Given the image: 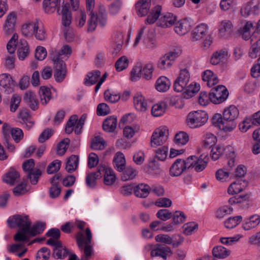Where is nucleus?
I'll return each mask as SVG.
<instances>
[{"label": "nucleus", "mask_w": 260, "mask_h": 260, "mask_svg": "<svg viewBox=\"0 0 260 260\" xmlns=\"http://www.w3.org/2000/svg\"><path fill=\"white\" fill-rule=\"evenodd\" d=\"M232 23L228 20H224L221 21L219 28V35L221 37H225L229 35L232 29Z\"/></svg>", "instance_id": "obj_44"}, {"label": "nucleus", "mask_w": 260, "mask_h": 260, "mask_svg": "<svg viewBox=\"0 0 260 260\" xmlns=\"http://www.w3.org/2000/svg\"><path fill=\"white\" fill-rule=\"evenodd\" d=\"M190 22L186 18L181 19L175 24V31L180 36H183L191 29Z\"/></svg>", "instance_id": "obj_21"}, {"label": "nucleus", "mask_w": 260, "mask_h": 260, "mask_svg": "<svg viewBox=\"0 0 260 260\" xmlns=\"http://www.w3.org/2000/svg\"><path fill=\"white\" fill-rule=\"evenodd\" d=\"M254 29L253 23L251 21L246 22L244 25L239 30L242 38L245 40L249 39L251 37V32Z\"/></svg>", "instance_id": "obj_36"}, {"label": "nucleus", "mask_w": 260, "mask_h": 260, "mask_svg": "<svg viewBox=\"0 0 260 260\" xmlns=\"http://www.w3.org/2000/svg\"><path fill=\"white\" fill-rule=\"evenodd\" d=\"M200 89V85L198 83L192 82L186 85L184 88V96L186 99L190 98L198 92Z\"/></svg>", "instance_id": "obj_39"}, {"label": "nucleus", "mask_w": 260, "mask_h": 260, "mask_svg": "<svg viewBox=\"0 0 260 260\" xmlns=\"http://www.w3.org/2000/svg\"><path fill=\"white\" fill-rule=\"evenodd\" d=\"M62 24L67 27L70 25L72 21V14L70 10V5L65 4L62 7Z\"/></svg>", "instance_id": "obj_40"}, {"label": "nucleus", "mask_w": 260, "mask_h": 260, "mask_svg": "<svg viewBox=\"0 0 260 260\" xmlns=\"http://www.w3.org/2000/svg\"><path fill=\"white\" fill-rule=\"evenodd\" d=\"M184 159L178 158L172 165L170 168V174L173 177H178L182 174L186 170L184 166Z\"/></svg>", "instance_id": "obj_20"}, {"label": "nucleus", "mask_w": 260, "mask_h": 260, "mask_svg": "<svg viewBox=\"0 0 260 260\" xmlns=\"http://www.w3.org/2000/svg\"><path fill=\"white\" fill-rule=\"evenodd\" d=\"M176 19V16L173 14L167 13L160 17L157 24L158 26L163 28L169 27L174 24Z\"/></svg>", "instance_id": "obj_23"}, {"label": "nucleus", "mask_w": 260, "mask_h": 260, "mask_svg": "<svg viewBox=\"0 0 260 260\" xmlns=\"http://www.w3.org/2000/svg\"><path fill=\"white\" fill-rule=\"evenodd\" d=\"M202 79L203 81L207 82V85L209 87L215 85L218 82L217 76L210 70H206L203 73Z\"/></svg>", "instance_id": "obj_37"}, {"label": "nucleus", "mask_w": 260, "mask_h": 260, "mask_svg": "<svg viewBox=\"0 0 260 260\" xmlns=\"http://www.w3.org/2000/svg\"><path fill=\"white\" fill-rule=\"evenodd\" d=\"M29 46L25 40H20L18 45L17 55L20 60H23L29 54Z\"/></svg>", "instance_id": "obj_31"}, {"label": "nucleus", "mask_w": 260, "mask_h": 260, "mask_svg": "<svg viewBox=\"0 0 260 260\" xmlns=\"http://www.w3.org/2000/svg\"><path fill=\"white\" fill-rule=\"evenodd\" d=\"M134 104L137 110L144 112L147 110V103L141 93H136L134 96Z\"/></svg>", "instance_id": "obj_25"}, {"label": "nucleus", "mask_w": 260, "mask_h": 260, "mask_svg": "<svg viewBox=\"0 0 260 260\" xmlns=\"http://www.w3.org/2000/svg\"><path fill=\"white\" fill-rule=\"evenodd\" d=\"M181 49L177 47L166 53L164 56L159 59L158 62V67L161 70L170 68L172 66L174 60L181 54Z\"/></svg>", "instance_id": "obj_6"}, {"label": "nucleus", "mask_w": 260, "mask_h": 260, "mask_svg": "<svg viewBox=\"0 0 260 260\" xmlns=\"http://www.w3.org/2000/svg\"><path fill=\"white\" fill-rule=\"evenodd\" d=\"M248 55L252 59L258 57L257 61L260 62V39L251 45L249 50Z\"/></svg>", "instance_id": "obj_42"}, {"label": "nucleus", "mask_w": 260, "mask_h": 260, "mask_svg": "<svg viewBox=\"0 0 260 260\" xmlns=\"http://www.w3.org/2000/svg\"><path fill=\"white\" fill-rule=\"evenodd\" d=\"M46 228V223L43 222H37L35 223L31 227L30 226L28 228L26 231V235L30 236H35L40 234L44 231Z\"/></svg>", "instance_id": "obj_35"}, {"label": "nucleus", "mask_w": 260, "mask_h": 260, "mask_svg": "<svg viewBox=\"0 0 260 260\" xmlns=\"http://www.w3.org/2000/svg\"><path fill=\"white\" fill-rule=\"evenodd\" d=\"M239 114L238 108L234 105H231L224 109L222 116L220 114H215L213 118V122L221 129L225 132H230L236 127L235 120Z\"/></svg>", "instance_id": "obj_1"}, {"label": "nucleus", "mask_w": 260, "mask_h": 260, "mask_svg": "<svg viewBox=\"0 0 260 260\" xmlns=\"http://www.w3.org/2000/svg\"><path fill=\"white\" fill-rule=\"evenodd\" d=\"M168 134V130L166 127L155 129L151 138V147H156L163 145L167 140Z\"/></svg>", "instance_id": "obj_10"}, {"label": "nucleus", "mask_w": 260, "mask_h": 260, "mask_svg": "<svg viewBox=\"0 0 260 260\" xmlns=\"http://www.w3.org/2000/svg\"><path fill=\"white\" fill-rule=\"evenodd\" d=\"M190 78L189 71L187 69H181L178 77L174 81V90L178 92L183 91L189 83Z\"/></svg>", "instance_id": "obj_8"}, {"label": "nucleus", "mask_w": 260, "mask_h": 260, "mask_svg": "<svg viewBox=\"0 0 260 260\" xmlns=\"http://www.w3.org/2000/svg\"><path fill=\"white\" fill-rule=\"evenodd\" d=\"M172 254L173 251L170 247L161 244H155L151 251V257L159 256L164 260H167V256Z\"/></svg>", "instance_id": "obj_12"}, {"label": "nucleus", "mask_w": 260, "mask_h": 260, "mask_svg": "<svg viewBox=\"0 0 260 260\" xmlns=\"http://www.w3.org/2000/svg\"><path fill=\"white\" fill-rule=\"evenodd\" d=\"M242 220L240 215L228 218L224 221V225L228 229H233L236 227Z\"/></svg>", "instance_id": "obj_59"}, {"label": "nucleus", "mask_w": 260, "mask_h": 260, "mask_svg": "<svg viewBox=\"0 0 260 260\" xmlns=\"http://www.w3.org/2000/svg\"><path fill=\"white\" fill-rule=\"evenodd\" d=\"M228 149L230 150V149H232V148L230 147H228L223 149L218 145L212 147L211 151V156L212 159L214 160H216L224 152L225 153V155H227L228 154L226 152Z\"/></svg>", "instance_id": "obj_49"}, {"label": "nucleus", "mask_w": 260, "mask_h": 260, "mask_svg": "<svg viewBox=\"0 0 260 260\" xmlns=\"http://www.w3.org/2000/svg\"><path fill=\"white\" fill-rule=\"evenodd\" d=\"M207 25L202 23L198 25L191 32L190 39L192 41H197L204 39L208 34Z\"/></svg>", "instance_id": "obj_18"}, {"label": "nucleus", "mask_w": 260, "mask_h": 260, "mask_svg": "<svg viewBox=\"0 0 260 260\" xmlns=\"http://www.w3.org/2000/svg\"><path fill=\"white\" fill-rule=\"evenodd\" d=\"M50 255V250L47 247H42L36 255V260H48Z\"/></svg>", "instance_id": "obj_62"}, {"label": "nucleus", "mask_w": 260, "mask_h": 260, "mask_svg": "<svg viewBox=\"0 0 260 260\" xmlns=\"http://www.w3.org/2000/svg\"><path fill=\"white\" fill-rule=\"evenodd\" d=\"M189 141L188 134L184 132H180L177 133L174 138V143L178 145H184Z\"/></svg>", "instance_id": "obj_52"}, {"label": "nucleus", "mask_w": 260, "mask_h": 260, "mask_svg": "<svg viewBox=\"0 0 260 260\" xmlns=\"http://www.w3.org/2000/svg\"><path fill=\"white\" fill-rule=\"evenodd\" d=\"M17 118L20 120V122L22 124H25L26 127L29 129L34 125V122L32 121L31 116L26 109H20L17 114Z\"/></svg>", "instance_id": "obj_19"}, {"label": "nucleus", "mask_w": 260, "mask_h": 260, "mask_svg": "<svg viewBox=\"0 0 260 260\" xmlns=\"http://www.w3.org/2000/svg\"><path fill=\"white\" fill-rule=\"evenodd\" d=\"M106 146L105 142L100 136L95 137L91 143V148L93 150H103Z\"/></svg>", "instance_id": "obj_55"}, {"label": "nucleus", "mask_w": 260, "mask_h": 260, "mask_svg": "<svg viewBox=\"0 0 260 260\" xmlns=\"http://www.w3.org/2000/svg\"><path fill=\"white\" fill-rule=\"evenodd\" d=\"M229 95L226 88L223 85H218L212 89L209 94L210 100L215 104H220L225 101Z\"/></svg>", "instance_id": "obj_9"}, {"label": "nucleus", "mask_w": 260, "mask_h": 260, "mask_svg": "<svg viewBox=\"0 0 260 260\" xmlns=\"http://www.w3.org/2000/svg\"><path fill=\"white\" fill-rule=\"evenodd\" d=\"M216 142V137L211 133H206L204 136L203 145L206 148L212 147Z\"/></svg>", "instance_id": "obj_56"}, {"label": "nucleus", "mask_w": 260, "mask_h": 260, "mask_svg": "<svg viewBox=\"0 0 260 260\" xmlns=\"http://www.w3.org/2000/svg\"><path fill=\"white\" fill-rule=\"evenodd\" d=\"M117 118L114 116L107 117L103 122V128L106 132H113L117 125Z\"/></svg>", "instance_id": "obj_41"}, {"label": "nucleus", "mask_w": 260, "mask_h": 260, "mask_svg": "<svg viewBox=\"0 0 260 260\" xmlns=\"http://www.w3.org/2000/svg\"><path fill=\"white\" fill-rule=\"evenodd\" d=\"M72 50L71 47L68 45H64L62 48L59 50L57 51L56 49H51L50 50L49 54L50 58L52 60L55 61H63V57H61L62 55H71Z\"/></svg>", "instance_id": "obj_16"}, {"label": "nucleus", "mask_w": 260, "mask_h": 260, "mask_svg": "<svg viewBox=\"0 0 260 260\" xmlns=\"http://www.w3.org/2000/svg\"><path fill=\"white\" fill-rule=\"evenodd\" d=\"M129 60L125 56L120 57L115 63V68L117 71L120 72L126 69L128 66Z\"/></svg>", "instance_id": "obj_61"}, {"label": "nucleus", "mask_w": 260, "mask_h": 260, "mask_svg": "<svg viewBox=\"0 0 260 260\" xmlns=\"http://www.w3.org/2000/svg\"><path fill=\"white\" fill-rule=\"evenodd\" d=\"M207 113L202 110L194 111L189 112L187 116V125L191 128H196L204 125L207 121Z\"/></svg>", "instance_id": "obj_5"}, {"label": "nucleus", "mask_w": 260, "mask_h": 260, "mask_svg": "<svg viewBox=\"0 0 260 260\" xmlns=\"http://www.w3.org/2000/svg\"><path fill=\"white\" fill-rule=\"evenodd\" d=\"M154 68L151 63L145 64L142 68V76L147 80H149L152 78Z\"/></svg>", "instance_id": "obj_57"}, {"label": "nucleus", "mask_w": 260, "mask_h": 260, "mask_svg": "<svg viewBox=\"0 0 260 260\" xmlns=\"http://www.w3.org/2000/svg\"><path fill=\"white\" fill-rule=\"evenodd\" d=\"M22 168L24 172H27V177L29 179L30 183L36 184L38 179L42 175L41 171L37 168H35V161L33 159H29L22 164Z\"/></svg>", "instance_id": "obj_7"}, {"label": "nucleus", "mask_w": 260, "mask_h": 260, "mask_svg": "<svg viewBox=\"0 0 260 260\" xmlns=\"http://www.w3.org/2000/svg\"><path fill=\"white\" fill-rule=\"evenodd\" d=\"M233 211V208L227 206H223L219 208L215 213L216 217L217 218L221 219L225 215L231 214Z\"/></svg>", "instance_id": "obj_64"}, {"label": "nucleus", "mask_w": 260, "mask_h": 260, "mask_svg": "<svg viewBox=\"0 0 260 260\" xmlns=\"http://www.w3.org/2000/svg\"><path fill=\"white\" fill-rule=\"evenodd\" d=\"M100 177V173H99V167L98 171L88 174L86 177V183L87 185L90 188H94L96 184V179Z\"/></svg>", "instance_id": "obj_51"}, {"label": "nucleus", "mask_w": 260, "mask_h": 260, "mask_svg": "<svg viewBox=\"0 0 260 260\" xmlns=\"http://www.w3.org/2000/svg\"><path fill=\"white\" fill-rule=\"evenodd\" d=\"M259 3L257 0H251L244 4L241 9L242 16L247 17L250 15L257 14L258 13Z\"/></svg>", "instance_id": "obj_15"}, {"label": "nucleus", "mask_w": 260, "mask_h": 260, "mask_svg": "<svg viewBox=\"0 0 260 260\" xmlns=\"http://www.w3.org/2000/svg\"><path fill=\"white\" fill-rule=\"evenodd\" d=\"M16 21V14L15 12L10 13L7 16L3 26L5 35L9 36L14 32Z\"/></svg>", "instance_id": "obj_17"}, {"label": "nucleus", "mask_w": 260, "mask_h": 260, "mask_svg": "<svg viewBox=\"0 0 260 260\" xmlns=\"http://www.w3.org/2000/svg\"><path fill=\"white\" fill-rule=\"evenodd\" d=\"M101 75V72L99 70H95L88 73L84 79V83L86 85L94 84Z\"/></svg>", "instance_id": "obj_47"}, {"label": "nucleus", "mask_w": 260, "mask_h": 260, "mask_svg": "<svg viewBox=\"0 0 260 260\" xmlns=\"http://www.w3.org/2000/svg\"><path fill=\"white\" fill-rule=\"evenodd\" d=\"M20 177L19 173L14 168H11L3 177V181L5 183L14 185Z\"/></svg>", "instance_id": "obj_30"}, {"label": "nucleus", "mask_w": 260, "mask_h": 260, "mask_svg": "<svg viewBox=\"0 0 260 260\" xmlns=\"http://www.w3.org/2000/svg\"><path fill=\"white\" fill-rule=\"evenodd\" d=\"M260 223V216L254 214L244 219L242 227L245 231H248L256 227Z\"/></svg>", "instance_id": "obj_24"}, {"label": "nucleus", "mask_w": 260, "mask_h": 260, "mask_svg": "<svg viewBox=\"0 0 260 260\" xmlns=\"http://www.w3.org/2000/svg\"><path fill=\"white\" fill-rule=\"evenodd\" d=\"M150 0H140L136 4L138 15L143 16L147 15L150 8Z\"/></svg>", "instance_id": "obj_27"}, {"label": "nucleus", "mask_w": 260, "mask_h": 260, "mask_svg": "<svg viewBox=\"0 0 260 260\" xmlns=\"http://www.w3.org/2000/svg\"><path fill=\"white\" fill-rule=\"evenodd\" d=\"M60 0H44L43 8L46 13L51 14L56 9L58 12Z\"/></svg>", "instance_id": "obj_28"}, {"label": "nucleus", "mask_w": 260, "mask_h": 260, "mask_svg": "<svg viewBox=\"0 0 260 260\" xmlns=\"http://www.w3.org/2000/svg\"><path fill=\"white\" fill-rule=\"evenodd\" d=\"M68 253L69 251L66 248H63L61 244H60L59 246L56 248H54L52 255L54 257L62 259L66 257L68 255Z\"/></svg>", "instance_id": "obj_60"}, {"label": "nucleus", "mask_w": 260, "mask_h": 260, "mask_svg": "<svg viewBox=\"0 0 260 260\" xmlns=\"http://www.w3.org/2000/svg\"><path fill=\"white\" fill-rule=\"evenodd\" d=\"M39 94L41 103L43 105H47L52 98L50 89L45 86L40 87Z\"/></svg>", "instance_id": "obj_29"}, {"label": "nucleus", "mask_w": 260, "mask_h": 260, "mask_svg": "<svg viewBox=\"0 0 260 260\" xmlns=\"http://www.w3.org/2000/svg\"><path fill=\"white\" fill-rule=\"evenodd\" d=\"M99 173L100 177L102 174H104V182L106 185L110 186L115 182L116 177L114 171L106 165H100L99 166Z\"/></svg>", "instance_id": "obj_11"}, {"label": "nucleus", "mask_w": 260, "mask_h": 260, "mask_svg": "<svg viewBox=\"0 0 260 260\" xmlns=\"http://www.w3.org/2000/svg\"><path fill=\"white\" fill-rule=\"evenodd\" d=\"M14 86V81L10 75L6 73L0 75V86L5 93L12 92Z\"/></svg>", "instance_id": "obj_13"}, {"label": "nucleus", "mask_w": 260, "mask_h": 260, "mask_svg": "<svg viewBox=\"0 0 260 260\" xmlns=\"http://www.w3.org/2000/svg\"><path fill=\"white\" fill-rule=\"evenodd\" d=\"M23 101L32 110L36 111L39 108V102L34 92L28 90L25 92Z\"/></svg>", "instance_id": "obj_22"}, {"label": "nucleus", "mask_w": 260, "mask_h": 260, "mask_svg": "<svg viewBox=\"0 0 260 260\" xmlns=\"http://www.w3.org/2000/svg\"><path fill=\"white\" fill-rule=\"evenodd\" d=\"M86 240L84 241L83 235L81 232L77 234L76 241L78 246L81 251H83L84 254L81 257V260H88L93 253V249L90 245L92 234L89 228L86 231Z\"/></svg>", "instance_id": "obj_4"}, {"label": "nucleus", "mask_w": 260, "mask_h": 260, "mask_svg": "<svg viewBox=\"0 0 260 260\" xmlns=\"http://www.w3.org/2000/svg\"><path fill=\"white\" fill-rule=\"evenodd\" d=\"M104 96L105 100L111 103H116L118 102L120 98L119 94L111 91L109 89H107L105 91Z\"/></svg>", "instance_id": "obj_63"}, {"label": "nucleus", "mask_w": 260, "mask_h": 260, "mask_svg": "<svg viewBox=\"0 0 260 260\" xmlns=\"http://www.w3.org/2000/svg\"><path fill=\"white\" fill-rule=\"evenodd\" d=\"M227 56V52L223 50H220L214 52L210 59L211 64L216 65L223 61Z\"/></svg>", "instance_id": "obj_45"}, {"label": "nucleus", "mask_w": 260, "mask_h": 260, "mask_svg": "<svg viewBox=\"0 0 260 260\" xmlns=\"http://www.w3.org/2000/svg\"><path fill=\"white\" fill-rule=\"evenodd\" d=\"M8 226L11 228H21L14 236L16 242H25L28 240L26 231L30 226L31 221L27 215L16 214L10 216L7 220Z\"/></svg>", "instance_id": "obj_2"}, {"label": "nucleus", "mask_w": 260, "mask_h": 260, "mask_svg": "<svg viewBox=\"0 0 260 260\" xmlns=\"http://www.w3.org/2000/svg\"><path fill=\"white\" fill-rule=\"evenodd\" d=\"M94 5V0H86V9L90 16L88 21L87 31H94L99 24L101 27H104L107 23V14L105 10H101L98 13L95 14L93 12Z\"/></svg>", "instance_id": "obj_3"}, {"label": "nucleus", "mask_w": 260, "mask_h": 260, "mask_svg": "<svg viewBox=\"0 0 260 260\" xmlns=\"http://www.w3.org/2000/svg\"><path fill=\"white\" fill-rule=\"evenodd\" d=\"M230 251L222 246H217L213 248L212 254L215 257L224 258L230 254Z\"/></svg>", "instance_id": "obj_48"}, {"label": "nucleus", "mask_w": 260, "mask_h": 260, "mask_svg": "<svg viewBox=\"0 0 260 260\" xmlns=\"http://www.w3.org/2000/svg\"><path fill=\"white\" fill-rule=\"evenodd\" d=\"M209 158L207 155L202 154L199 157L196 156L195 161L193 168L196 172L202 171L206 167Z\"/></svg>", "instance_id": "obj_32"}, {"label": "nucleus", "mask_w": 260, "mask_h": 260, "mask_svg": "<svg viewBox=\"0 0 260 260\" xmlns=\"http://www.w3.org/2000/svg\"><path fill=\"white\" fill-rule=\"evenodd\" d=\"M137 171L131 166L125 167L121 176V179L123 181H127L133 179L136 176Z\"/></svg>", "instance_id": "obj_54"}, {"label": "nucleus", "mask_w": 260, "mask_h": 260, "mask_svg": "<svg viewBox=\"0 0 260 260\" xmlns=\"http://www.w3.org/2000/svg\"><path fill=\"white\" fill-rule=\"evenodd\" d=\"M79 158L77 155H72L67 160L66 170L68 173L75 171L78 167Z\"/></svg>", "instance_id": "obj_43"}, {"label": "nucleus", "mask_w": 260, "mask_h": 260, "mask_svg": "<svg viewBox=\"0 0 260 260\" xmlns=\"http://www.w3.org/2000/svg\"><path fill=\"white\" fill-rule=\"evenodd\" d=\"M114 168L119 172H122L125 167L126 161L124 154L121 152H117L113 158Z\"/></svg>", "instance_id": "obj_26"}, {"label": "nucleus", "mask_w": 260, "mask_h": 260, "mask_svg": "<svg viewBox=\"0 0 260 260\" xmlns=\"http://www.w3.org/2000/svg\"><path fill=\"white\" fill-rule=\"evenodd\" d=\"M161 10V6L157 5L152 10L150 15H149L146 20L148 24H153L159 17Z\"/></svg>", "instance_id": "obj_50"}, {"label": "nucleus", "mask_w": 260, "mask_h": 260, "mask_svg": "<svg viewBox=\"0 0 260 260\" xmlns=\"http://www.w3.org/2000/svg\"><path fill=\"white\" fill-rule=\"evenodd\" d=\"M170 85L171 82L169 79L165 76H161L157 80L155 87L159 92H166L169 89Z\"/></svg>", "instance_id": "obj_38"}, {"label": "nucleus", "mask_w": 260, "mask_h": 260, "mask_svg": "<svg viewBox=\"0 0 260 260\" xmlns=\"http://www.w3.org/2000/svg\"><path fill=\"white\" fill-rule=\"evenodd\" d=\"M166 109V104L164 102L155 104L151 109L152 115L154 117L160 116L165 112Z\"/></svg>", "instance_id": "obj_53"}, {"label": "nucleus", "mask_w": 260, "mask_h": 260, "mask_svg": "<svg viewBox=\"0 0 260 260\" xmlns=\"http://www.w3.org/2000/svg\"><path fill=\"white\" fill-rule=\"evenodd\" d=\"M38 22H31L24 24L22 26L21 29L22 34L26 37H28L34 34L35 29H37V27L38 28L37 25Z\"/></svg>", "instance_id": "obj_46"}, {"label": "nucleus", "mask_w": 260, "mask_h": 260, "mask_svg": "<svg viewBox=\"0 0 260 260\" xmlns=\"http://www.w3.org/2000/svg\"><path fill=\"white\" fill-rule=\"evenodd\" d=\"M54 63V76L55 81L61 82L66 76V66L63 61L52 60Z\"/></svg>", "instance_id": "obj_14"}, {"label": "nucleus", "mask_w": 260, "mask_h": 260, "mask_svg": "<svg viewBox=\"0 0 260 260\" xmlns=\"http://www.w3.org/2000/svg\"><path fill=\"white\" fill-rule=\"evenodd\" d=\"M151 187L146 184H140L135 186L134 194L138 198H145L148 197Z\"/></svg>", "instance_id": "obj_34"}, {"label": "nucleus", "mask_w": 260, "mask_h": 260, "mask_svg": "<svg viewBox=\"0 0 260 260\" xmlns=\"http://www.w3.org/2000/svg\"><path fill=\"white\" fill-rule=\"evenodd\" d=\"M21 101L20 96L16 94H13L10 101V111L12 113L15 112L19 107Z\"/></svg>", "instance_id": "obj_58"}, {"label": "nucleus", "mask_w": 260, "mask_h": 260, "mask_svg": "<svg viewBox=\"0 0 260 260\" xmlns=\"http://www.w3.org/2000/svg\"><path fill=\"white\" fill-rule=\"evenodd\" d=\"M247 185V182L241 180H238L233 182L229 187L228 189V192L230 194H237L242 191L245 186Z\"/></svg>", "instance_id": "obj_33"}]
</instances>
